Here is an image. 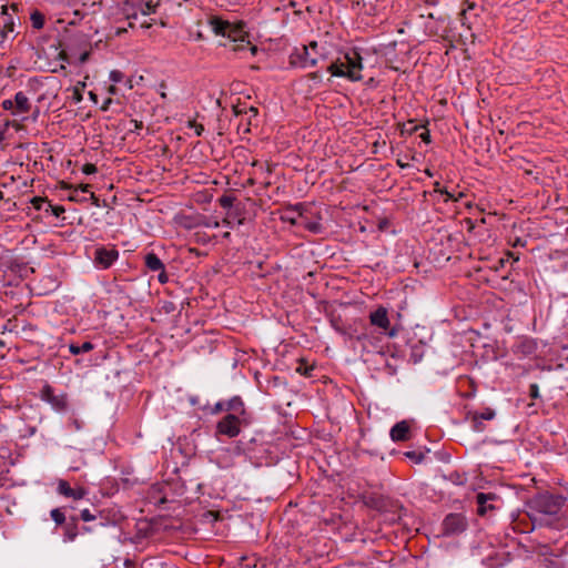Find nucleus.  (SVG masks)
I'll return each mask as SVG.
<instances>
[{
	"label": "nucleus",
	"instance_id": "nucleus-62",
	"mask_svg": "<svg viewBox=\"0 0 568 568\" xmlns=\"http://www.w3.org/2000/svg\"><path fill=\"white\" fill-rule=\"evenodd\" d=\"M231 236L230 232L224 233L223 237L229 239Z\"/></svg>",
	"mask_w": 568,
	"mask_h": 568
},
{
	"label": "nucleus",
	"instance_id": "nucleus-50",
	"mask_svg": "<svg viewBox=\"0 0 568 568\" xmlns=\"http://www.w3.org/2000/svg\"><path fill=\"white\" fill-rule=\"evenodd\" d=\"M79 189H80L82 192L87 193V192H90L91 185H90V184H81V185L79 186Z\"/></svg>",
	"mask_w": 568,
	"mask_h": 568
},
{
	"label": "nucleus",
	"instance_id": "nucleus-49",
	"mask_svg": "<svg viewBox=\"0 0 568 568\" xmlns=\"http://www.w3.org/2000/svg\"><path fill=\"white\" fill-rule=\"evenodd\" d=\"M111 103H112V99H111V98H108V99L103 102V104H102V106H101V110H102V111H106V110L109 109V106H110V104H111Z\"/></svg>",
	"mask_w": 568,
	"mask_h": 568
},
{
	"label": "nucleus",
	"instance_id": "nucleus-14",
	"mask_svg": "<svg viewBox=\"0 0 568 568\" xmlns=\"http://www.w3.org/2000/svg\"><path fill=\"white\" fill-rule=\"evenodd\" d=\"M393 442H404L409 438V425L406 420L396 423L389 432Z\"/></svg>",
	"mask_w": 568,
	"mask_h": 568
},
{
	"label": "nucleus",
	"instance_id": "nucleus-12",
	"mask_svg": "<svg viewBox=\"0 0 568 568\" xmlns=\"http://www.w3.org/2000/svg\"><path fill=\"white\" fill-rule=\"evenodd\" d=\"M57 489L60 495L73 500H80L87 495V490L83 487L72 488L69 483L63 479L59 480Z\"/></svg>",
	"mask_w": 568,
	"mask_h": 568
},
{
	"label": "nucleus",
	"instance_id": "nucleus-45",
	"mask_svg": "<svg viewBox=\"0 0 568 568\" xmlns=\"http://www.w3.org/2000/svg\"><path fill=\"white\" fill-rule=\"evenodd\" d=\"M308 78L313 81L320 82L322 80V74L320 72H312L308 74Z\"/></svg>",
	"mask_w": 568,
	"mask_h": 568
},
{
	"label": "nucleus",
	"instance_id": "nucleus-42",
	"mask_svg": "<svg viewBox=\"0 0 568 568\" xmlns=\"http://www.w3.org/2000/svg\"><path fill=\"white\" fill-rule=\"evenodd\" d=\"M419 138L422 139L423 142L425 143H430L432 140H430V133L428 130L424 131L423 133H420Z\"/></svg>",
	"mask_w": 568,
	"mask_h": 568
},
{
	"label": "nucleus",
	"instance_id": "nucleus-63",
	"mask_svg": "<svg viewBox=\"0 0 568 568\" xmlns=\"http://www.w3.org/2000/svg\"><path fill=\"white\" fill-rule=\"evenodd\" d=\"M418 129H419V125H415V126L412 129V132H416Z\"/></svg>",
	"mask_w": 568,
	"mask_h": 568
},
{
	"label": "nucleus",
	"instance_id": "nucleus-53",
	"mask_svg": "<svg viewBox=\"0 0 568 568\" xmlns=\"http://www.w3.org/2000/svg\"><path fill=\"white\" fill-rule=\"evenodd\" d=\"M518 245L524 246L525 243L520 239H517L516 242L514 243V246H518Z\"/></svg>",
	"mask_w": 568,
	"mask_h": 568
},
{
	"label": "nucleus",
	"instance_id": "nucleus-60",
	"mask_svg": "<svg viewBox=\"0 0 568 568\" xmlns=\"http://www.w3.org/2000/svg\"><path fill=\"white\" fill-rule=\"evenodd\" d=\"M69 200H71V201H77V195L71 194V195L69 196Z\"/></svg>",
	"mask_w": 568,
	"mask_h": 568
},
{
	"label": "nucleus",
	"instance_id": "nucleus-37",
	"mask_svg": "<svg viewBox=\"0 0 568 568\" xmlns=\"http://www.w3.org/2000/svg\"><path fill=\"white\" fill-rule=\"evenodd\" d=\"M80 516L83 521H92L95 519V516L89 509L81 510Z\"/></svg>",
	"mask_w": 568,
	"mask_h": 568
},
{
	"label": "nucleus",
	"instance_id": "nucleus-48",
	"mask_svg": "<svg viewBox=\"0 0 568 568\" xmlns=\"http://www.w3.org/2000/svg\"><path fill=\"white\" fill-rule=\"evenodd\" d=\"M444 191H445V189L440 186L439 182L434 183V192L443 194Z\"/></svg>",
	"mask_w": 568,
	"mask_h": 568
},
{
	"label": "nucleus",
	"instance_id": "nucleus-33",
	"mask_svg": "<svg viewBox=\"0 0 568 568\" xmlns=\"http://www.w3.org/2000/svg\"><path fill=\"white\" fill-rule=\"evenodd\" d=\"M484 420L479 419L475 414L471 416V427L475 432H483L485 426L483 424Z\"/></svg>",
	"mask_w": 568,
	"mask_h": 568
},
{
	"label": "nucleus",
	"instance_id": "nucleus-56",
	"mask_svg": "<svg viewBox=\"0 0 568 568\" xmlns=\"http://www.w3.org/2000/svg\"><path fill=\"white\" fill-rule=\"evenodd\" d=\"M202 131H203V126L199 125V128L196 129V135H201Z\"/></svg>",
	"mask_w": 568,
	"mask_h": 568
},
{
	"label": "nucleus",
	"instance_id": "nucleus-4",
	"mask_svg": "<svg viewBox=\"0 0 568 568\" xmlns=\"http://www.w3.org/2000/svg\"><path fill=\"white\" fill-rule=\"evenodd\" d=\"M467 527L468 521L463 514L450 513L442 523V535L446 537L458 536L466 531Z\"/></svg>",
	"mask_w": 568,
	"mask_h": 568
},
{
	"label": "nucleus",
	"instance_id": "nucleus-47",
	"mask_svg": "<svg viewBox=\"0 0 568 568\" xmlns=\"http://www.w3.org/2000/svg\"><path fill=\"white\" fill-rule=\"evenodd\" d=\"M131 123L133 124L134 130H141L143 128L142 121H138V120L133 119V120H131Z\"/></svg>",
	"mask_w": 568,
	"mask_h": 568
},
{
	"label": "nucleus",
	"instance_id": "nucleus-46",
	"mask_svg": "<svg viewBox=\"0 0 568 568\" xmlns=\"http://www.w3.org/2000/svg\"><path fill=\"white\" fill-rule=\"evenodd\" d=\"M443 195L446 196L445 202L457 201V199L450 192H448L446 189H445Z\"/></svg>",
	"mask_w": 568,
	"mask_h": 568
},
{
	"label": "nucleus",
	"instance_id": "nucleus-27",
	"mask_svg": "<svg viewBox=\"0 0 568 568\" xmlns=\"http://www.w3.org/2000/svg\"><path fill=\"white\" fill-rule=\"evenodd\" d=\"M52 520L57 525H62L65 521L64 513L60 508H54L50 513Z\"/></svg>",
	"mask_w": 568,
	"mask_h": 568
},
{
	"label": "nucleus",
	"instance_id": "nucleus-40",
	"mask_svg": "<svg viewBox=\"0 0 568 568\" xmlns=\"http://www.w3.org/2000/svg\"><path fill=\"white\" fill-rule=\"evenodd\" d=\"M529 396L531 398H538L539 397V386L537 384H530L529 386Z\"/></svg>",
	"mask_w": 568,
	"mask_h": 568
},
{
	"label": "nucleus",
	"instance_id": "nucleus-52",
	"mask_svg": "<svg viewBox=\"0 0 568 568\" xmlns=\"http://www.w3.org/2000/svg\"><path fill=\"white\" fill-rule=\"evenodd\" d=\"M397 164H398V166H400V168H403V169L408 166V164H407V163H404V161H402V160H399V159L397 160Z\"/></svg>",
	"mask_w": 568,
	"mask_h": 568
},
{
	"label": "nucleus",
	"instance_id": "nucleus-11",
	"mask_svg": "<svg viewBox=\"0 0 568 568\" xmlns=\"http://www.w3.org/2000/svg\"><path fill=\"white\" fill-rule=\"evenodd\" d=\"M303 210L304 206L301 203L296 205H290L283 210L281 220L292 225L301 224V221L303 219Z\"/></svg>",
	"mask_w": 568,
	"mask_h": 568
},
{
	"label": "nucleus",
	"instance_id": "nucleus-18",
	"mask_svg": "<svg viewBox=\"0 0 568 568\" xmlns=\"http://www.w3.org/2000/svg\"><path fill=\"white\" fill-rule=\"evenodd\" d=\"M234 42H244V38H246V32L244 31V23L232 24L229 22V29L226 36Z\"/></svg>",
	"mask_w": 568,
	"mask_h": 568
},
{
	"label": "nucleus",
	"instance_id": "nucleus-39",
	"mask_svg": "<svg viewBox=\"0 0 568 568\" xmlns=\"http://www.w3.org/2000/svg\"><path fill=\"white\" fill-rule=\"evenodd\" d=\"M82 172L84 174H93L97 172V166L92 163H85L83 166H82Z\"/></svg>",
	"mask_w": 568,
	"mask_h": 568
},
{
	"label": "nucleus",
	"instance_id": "nucleus-15",
	"mask_svg": "<svg viewBox=\"0 0 568 568\" xmlns=\"http://www.w3.org/2000/svg\"><path fill=\"white\" fill-rule=\"evenodd\" d=\"M369 320L372 325L377 326L384 331L389 327V320L387 315V310L385 307H378L376 311L372 312L369 315Z\"/></svg>",
	"mask_w": 568,
	"mask_h": 568
},
{
	"label": "nucleus",
	"instance_id": "nucleus-64",
	"mask_svg": "<svg viewBox=\"0 0 568 568\" xmlns=\"http://www.w3.org/2000/svg\"><path fill=\"white\" fill-rule=\"evenodd\" d=\"M161 97H162L163 99H165V98H166V94H165V92H164V91H161Z\"/></svg>",
	"mask_w": 568,
	"mask_h": 568
},
{
	"label": "nucleus",
	"instance_id": "nucleus-29",
	"mask_svg": "<svg viewBox=\"0 0 568 568\" xmlns=\"http://www.w3.org/2000/svg\"><path fill=\"white\" fill-rule=\"evenodd\" d=\"M405 456H406L408 459H410V460H413L414 463H416V464L422 463V462H423V459L425 458L424 453H422V452H416V450H408V452H406V453H405Z\"/></svg>",
	"mask_w": 568,
	"mask_h": 568
},
{
	"label": "nucleus",
	"instance_id": "nucleus-16",
	"mask_svg": "<svg viewBox=\"0 0 568 568\" xmlns=\"http://www.w3.org/2000/svg\"><path fill=\"white\" fill-rule=\"evenodd\" d=\"M13 103H14V110H13L14 116L19 115V114L28 113L31 110V103L29 101V98L22 91H19L16 93Z\"/></svg>",
	"mask_w": 568,
	"mask_h": 568
},
{
	"label": "nucleus",
	"instance_id": "nucleus-3",
	"mask_svg": "<svg viewBox=\"0 0 568 568\" xmlns=\"http://www.w3.org/2000/svg\"><path fill=\"white\" fill-rule=\"evenodd\" d=\"M322 54L318 52V44L312 41L308 45L295 48L290 54V64L295 68H313L317 64Z\"/></svg>",
	"mask_w": 568,
	"mask_h": 568
},
{
	"label": "nucleus",
	"instance_id": "nucleus-22",
	"mask_svg": "<svg viewBox=\"0 0 568 568\" xmlns=\"http://www.w3.org/2000/svg\"><path fill=\"white\" fill-rule=\"evenodd\" d=\"M31 24L34 29L40 30L44 27V14L39 10H33L30 14Z\"/></svg>",
	"mask_w": 568,
	"mask_h": 568
},
{
	"label": "nucleus",
	"instance_id": "nucleus-44",
	"mask_svg": "<svg viewBox=\"0 0 568 568\" xmlns=\"http://www.w3.org/2000/svg\"><path fill=\"white\" fill-rule=\"evenodd\" d=\"M244 116H246V128L244 129L245 132H248L250 131V125L252 124V120L255 119L256 116H253L252 113H248V114H244Z\"/></svg>",
	"mask_w": 568,
	"mask_h": 568
},
{
	"label": "nucleus",
	"instance_id": "nucleus-2",
	"mask_svg": "<svg viewBox=\"0 0 568 568\" xmlns=\"http://www.w3.org/2000/svg\"><path fill=\"white\" fill-rule=\"evenodd\" d=\"M565 499L561 496L542 493L535 496L530 503V517L532 520H538L542 515H556L564 505Z\"/></svg>",
	"mask_w": 568,
	"mask_h": 568
},
{
	"label": "nucleus",
	"instance_id": "nucleus-55",
	"mask_svg": "<svg viewBox=\"0 0 568 568\" xmlns=\"http://www.w3.org/2000/svg\"><path fill=\"white\" fill-rule=\"evenodd\" d=\"M159 24L162 27V28H166L168 27V23L165 20H160L159 21Z\"/></svg>",
	"mask_w": 568,
	"mask_h": 568
},
{
	"label": "nucleus",
	"instance_id": "nucleus-31",
	"mask_svg": "<svg viewBox=\"0 0 568 568\" xmlns=\"http://www.w3.org/2000/svg\"><path fill=\"white\" fill-rule=\"evenodd\" d=\"M476 8V3L475 2H471V1H466V8L462 9L460 13H459V20L462 22L463 26L466 24V13L467 11H471Z\"/></svg>",
	"mask_w": 568,
	"mask_h": 568
},
{
	"label": "nucleus",
	"instance_id": "nucleus-1",
	"mask_svg": "<svg viewBox=\"0 0 568 568\" xmlns=\"http://www.w3.org/2000/svg\"><path fill=\"white\" fill-rule=\"evenodd\" d=\"M362 57L356 50L344 53L327 68L333 77L346 78L352 82L362 80Z\"/></svg>",
	"mask_w": 568,
	"mask_h": 568
},
{
	"label": "nucleus",
	"instance_id": "nucleus-26",
	"mask_svg": "<svg viewBox=\"0 0 568 568\" xmlns=\"http://www.w3.org/2000/svg\"><path fill=\"white\" fill-rule=\"evenodd\" d=\"M78 536V529L75 521L72 525L65 527L64 541H73Z\"/></svg>",
	"mask_w": 568,
	"mask_h": 568
},
{
	"label": "nucleus",
	"instance_id": "nucleus-58",
	"mask_svg": "<svg viewBox=\"0 0 568 568\" xmlns=\"http://www.w3.org/2000/svg\"><path fill=\"white\" fill-rule=\"evenodd\" d=\"M425 174L428 175V176H433V172L429 169L425 170Z\"/></svg>",
	"mask_w": 568,
	"mask_h": 568
},
{
	"label": "nucleus",
	"instance_id": "nucleus-36",
	"mask_svg": "<svg viewBox=\"0 0 568 568\" xmlns=\"http://www.w3.org/2000/svg\"><path fill=\"white\" fill-rule=\"evenodd\" d=\"M48 206L51 209L52 214L57 217L65 212L64 207L61 205H52L49 203Z\"/></svg>",
	"mask_w": 568,
	"mask_h": 568
},
{
	"label": "nucleus",
	"instance_id": "nucleus-41",
	"mask_svg": "<svg viewBox=\"0 0 568 568\" xmlns=\"http://www.w3.org/2000/svg\"><path fill=\"white\" fill-rule=\"evenodd\" d=\"M31 203L33 204V206H34L37 210H41L42 204H44V203H45V200H44V199H42V197H38V196H36V197H33V199H32Z\"/></svg>",
	"mask_w": 568,
	"mask_h": 568
},
{
	"label": "nucleus",
	"instance_id": "nucleus-10",
	"mask_svg": "<svg viewBox=\"0 0 568 568\" xmlns=\"http://www.w3.org/2000/svg\"><path fill=\"white\" fill-rule=\"evenodd\" d=\"M9 9L13 12L18 11V4L12 3L11 6H1V16H2V26L0 30L1 38L4 40L9 34L16 31V22L11 14H9Z\"/></svg>",
	"mask_w": 568,
	"mask_h": 568
},
{
	"label": "nucleus",
	"instance_id": "nucleus-8",
	"mask_svg": "<svg viewBox=\"0 0 568 568\" xmlns=\"http://www.w3.org/2000/svg\"><path fill=\"white\" fill-rule=\"evenodd\" d=\"M41 397L49 403L57 412H64L68 408V396L65 393L57 394L50 385H45L41 390Z\"/></svg>",
	"mask_w": 568,
	"mask_h": 568
},
{
	"label": "nucleus",
	"instance_id": "nucleus-61",
	"mask_svg": "<svg viewBox=\"0 0 568 568\" xmlns=\"http://www.w3.org/2000/svg\"><path fill=\"white\" fill-rule=\"evenodd\" d=\"M73 13H74V16H78L79 19L82 18V16L80 14V12L78 10H75Z\"/></svg>",
	"mask_w": 568,
	"mask_h": 568
},
{
	"label": "nucleus",
	"instance_id": "nucleus-38",
	"mask_svg": "<svg viewBox=\"0 0 568 568\" xmlns=\"http://www.w3.org/2000/svg\"><path fill=\"white\" fill-rule=\"evenodd\" d=\"M1 106H2L3 110L10 111L11 114L13 115V110H14L13 100H10V99L3 100L2 103H1Z\"/></svg>",
	"mask_w": 568,
	"mask_h": 568
},
{
	"label": "nucleus",
	"instance_id": "nucleus-21",
	"mask_svg": "<svg viewBox=\"0 0 568 568\" xmlns=\"http://www.w3.org/2000/svg\"><path fill=\"white\" fill-rule=\"evenodd\" d=\"M94 348L93 344L91 342H84L82 345L77 344H70L69 351L73 355H79L82 353H89Z\"/></svg>",
	"mask_w": 568,
	"mask_h": 568
},
{
	"label": "nucleus",
	"instance_id": "nucleus-35",
	"mask_svg": "<svg viewBox=\"0 0 568 568\" xmlns=\"http://www.w3.org/2000/svg\"><path fill=\"white\" fill-rule=\"evenodd\" d=\"M110 80L113 82V83H119L123 80V73L119 70H112L110 72Z\"/></svg>",
	"mask_w": 568,
	"mask_h": 568
},
{
	"label": "nucleus",
	"instance_id": "nucleus-54",
	"mask_svg": "<svg viewBox=\"0 0 568 568\" xmlns=\"http://www.w3.org/2000/svg\"><path fill=\"white\" fill-rule=\"evenodd\" d=\"M109 92H110L111 94H115V93H116V88H115L114 85H110V88H109Z\"/></svg>",
	"mask_w": 568,
	"mask_h": 568
},
{
	"label": "nucleus",
	"instance_id": "nucleus-28",
	"mask_svg": "<svg viewBox=\"0 0 568 568\" xmlns=\"http://www.w3.org/2000/svg\"><path fill=\"white\" fill-rule=\"evenodd\" d=\"M479 419L481 420H491L495 418V410L491 409V408H485L484 410L481 412H476L474 413Z\"/></svg>",
	"mask_w": 568,
	"mask_h": 568
},
{
	"label": "nucleus",
	"instance_id": "nucleus-23",
	"mask_svg": "<svg viewBox=\"0 0 568 568\" xmlns=\"http://www.w3.org/2000/svg\"><path fill=\"white\" fill-rule=\"evenodd\" d=\"M301 224L303 225V227L314 234H317V233H321L322 232V224L318 222V221H310L307 219H305L303 216L302 221H301Z\"/></svg>",
	"mask_w": 568,
	"mask_h": 568
},
{
	"label": "nucleus",
	"instance_id": "nucleus-59",
	"mask_svg": "<svg viewBox=\"0 0 568 568\" xmlns=\"http://www.w3.org/2000/svg\"><path fill=\"white\" fill-rule=\"evenodd\" d=\"M223 224H225L227 227H231V222L229 220H223Z\"/></svg>",
	"mask_w": 568,
	"mask_h": 568
},
{
	"label": "nucleus",
	"instance_id": "nucleus-5",
	"mask_svg": "<svg viewBox=\"0 0 568 568\" xmlns=\"http://www.w3.org/2000/svg\"><path fill=\"white\" fill-rule=\"evenodd\" d=\"M243 417L235 415H225L221 418L215 427V436H225L227 438H234L240 435L242 427Z\"/></svg>",
	"mask_w": 568,
	"mask_h": 568
},
{
	"label": "nucleus",
	"instance_id": "nucleus-13",
	"mask_svg": "<svg viewBox=\"0 0 568 568\" xmlns=\"http://www.w3.org/2000/svg\"><path fill=\"white\" fill-rule=\"evenodd\" d=\"M225 407L227 415H235L237 417H244L246 415L244 402L240 396H233L225 400Z\"/></svg>",
	"mask_w": 568,
	"mask_h": 568
},
{
	"label": "nucleus",
	"instance_id": "nucleus-30",
	"mask_svg": "<svg viewBox=\"0 0 568 568\" xmlns=\"http://www.w3.org/2000/svg\"><path fill=\"white\" fill-rule=\"evenodd\" d=\"M84 87H85V83L79 82V84L73 88L72 99L75 103H80L83 100L82 89Z\"/></svg>",
	"mask_w": 568,
	"mask_h": 568
},
{
	"label": "nucleus",
	"instance_id": "nucleus-32",
	"mask_svg": "<svg viewBox=\"0 0 568 568\" xmlns=\"http://www.w3.org/2000/svg\"><path fill=\"white\" fill-rule=\"evenodd\" d=\"M235 201L234 196L223 195L219 199V203L223 209H231Z\"/></svg>",
	"mask_w": 568,
	"mask_h": 568
},
{
	"label": "nucleus",
	"instance_id": "nucleus-17",
	"mask_svg": "<svg viewBox=\"0 0 568 568\" xmlns=\"http://www.w3.org/2000/svg\"><path fill=\"white\" fill-rule=\"evenodd\" d=\"M135 7L142 16H150L156 13L161 6V1L153 0H134Z\"/></svg>",
	"mask_w": 568,
	"mask_h": 568
},
{
	"label": "nucleus",
	"instance_id": "nucleus-20",
	"mask_svg": "<svg viewBox=\"0 0 568 568\" xmlns=\"http://www.w3.org/2000/svg\"><path fill=\"white\" fill-rule=\"evenodd\" d=\"M209 23L216 36H226L229 29V21H225L219 17H212Z\"/></svg>",
	"mask_w": 568,
	"mask_h": 568
},
{
	"label": "nucleus",
	"instance_id": "nucleus-34",
	"mask_svg": "<svg viewBox=\"0 0 568 568\" xmlns=\"http://www.w3.org/2000/svg\"><path fill=\"white\" fill-rule=\"evenodd\" d=\"M222 412H226L225 400L217 402L211 409V414L216 415Z\"/></svg>",
	"mask_w": 568,
	"mask_h": 568
},
{
	"label": "nucleus",
	"instance_id": "nucleus-7",
	"mask_svg": "<svg viewBox=\"0 0 568 568\" xmlns=\"http://www.w3.org/2000/svg\"><path fill=\"white\" fill-rule=\"evenodd\" d=\"M477 514L486 516L488 513L499 508L501 499L494 493H478L476 495Z\"/></svg>",
	"mask_w": 568,
	"mask_h": 568
},
{
	"label": "nucleus",
	"instance_id": "nucleus-25",
	"mask_svg": "<svg viewBox=\"0 0 568 568\" xmlns=\"http://www.w3.org/2000/svg\"><path fill=\"white\" fill-rule=\"evenodd\" d=\"M247 47L250 48L253 55L256 54L257 48L255 45H251V42L247 41L245 38L244 42H236V44L233 45L232 50L234 52H239L245 50Z\"/></svg>",
	"mask_w": 568,
	"mask_h": 568
},
{
	"label": "nucleus",
	"instance_id": "nucleus-51",
	"mask_svg": "<svg viewBox=\"0 0 568 568\" xmlns=\"http://www.w3.org/2000/svg\"><path fill=\"white\" fill-rule=\"evenodd\" d=\"M88 57H89V53H88V52H84L83 54H81V57H80V61H81V62H85V61H87V59H88Z\"/></svg>",
	"mask_w": 568,
	"mask_h": 568
},
{
	"label": "nucleus",
	"instance_id": "nucleus-57",
	"mask_svg": "<svg viewBox=\"0 0 568 568\" xmlns=\"http://www.w3.org/2000/svg\"><path fill=\"white\" fill-rule=\"evenodd\" d=\"M90 98H91L94 102H97V94H95V93L90 92Z\"/></svg>",
	"mask_w": 568,
	"mask_h": 568
},
{
	"label": "nucleus",
	"instance_id": "nucleus-43",
	"mask_svg": "<svg viewBox=\"0 0 568 568\" xmlns=\"http://www.w3.org/2000/svg\"><path fill=\"white\" fill-rule=\"evenodd\" d=\"M154 23H156L155 19L145 20L141 23V28L150 29Z\"/></svg>",
	"mask_w": 568,
	"mask_h": 568
},
{
	"label": "nucleus",
	"instance_id": "nucleus-19",
	"mask_svg": "<svg viewBox=\"0 0 568 568\" xmlns=\"http://www.w3.org/2000/svg\"><path fill=\"white\" fill-rule=\"evenodd\" d=\"M122 12L129 20V27L134 28V20L138 19L139 14V10L135 7V2L133 0H125L122 6Z\"/></svg>",
	"mask_w": 568,
	"mask_h": 568
},
{
	"label": "nucleus",
	"instance_id": "nucleus-24",
	"mask_svg": "<svg viewBox=\"0 0 568 568\" xmlns=\"http://www.w3.org/2000/svg\"><path fill=\"white\" fill-rule=\"evenodd\" d=\"M235 115H244L252 113L253 116H257L258 110L255 106H247L246 104H237L233 106Z\"/></svg>",
	"mask_w": 568,
	"mask_h": 568
},
{
	"label": "nucleus",
	"instance_id": "nucleus-9",
	"mask_svg": "<svg viewBox=\"0 0 568 568\" xmlns=\"http://www.w3.org/2000/svg\"><path fill=\"white\" fill-rule=\"evenodd\" d=\"M118 257L119 251L115 247L100 246L94 252V262L102 268L110 267Z\"/></svg>",
	"mask_w": 568,
	"mask_h": 568
},
{
	"label": "nucleus",
	"instance_id": "nucleus-6",
	"mask_svg": "<svg viewBox=\"0 0 568 568\" xmlns=\"http://www.w3.org/2000/svg\"><path fill=\"white\" fill-rule=\"evenodd\" d=\"M144 270L146 274H155L150 275L151 280L156 278L161 284H165L169 281L164 263L153 252L145 254Z\"/></svg>",
	"mask_w": 568,
	"mask_h": 568
}]
</instances>
